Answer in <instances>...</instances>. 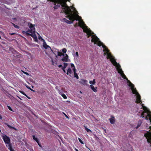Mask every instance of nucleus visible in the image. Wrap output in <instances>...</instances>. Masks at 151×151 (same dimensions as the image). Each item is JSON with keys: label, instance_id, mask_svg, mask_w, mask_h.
<instances>
[{"label": "nucleus", "instance_id": "obj_1", "mask_svg": "<svg viewBox=\"0 0 151 151\" xmlns=\"http://www.w3.org/2000/svg\"><path fill=\"white\" fill-rule=\"evenodd\" d=\"M28 26L29 27L30 29L26 31H23V33L27 35H31L34 38L35 41L37 42L38 40L35 34V31L34 25L31 23H29Z\"/></svg>", "mask_w": 151, "mask_h": 151}, {"label": "nucleus", "instance_id": "obj_2", "mask_svg": "<svg viewBox=\"0 0 151 151\" xmlns=\"http://www.w3.org/2000/svg\"><path fill=\"white\" fill-rule=\"evenodd\" d=\"M2 137L6 144V146L8 147L11 151H14L12 148V146L10 143V139L9 138L5 135L2 136Z\"/></svg>", "mask_w": 151, "mask_h": 151}, {"label": "nucleus", "instance_id": "obj_3", "mask_svg": "<svg viewBox=\"0 0 151 151\" xmlns=\"http://www.w3.org/2000/svg\"><path fill=\"white\" fill-rule=\"evenodd\" d=\"M67 51V50L65 48H63L62 50V51L63 52V53H62L61 52L58 51L57 52V55L60 56H61L62 55L64 56L65 55V54H66V52Z\"/></svg>", "mask_w": 151, "mask_h": 151}, {"label": "nucleus", "instance_id": "obj_4", "mask_svg": "<svg viewBox=\"0 0 151 151\" xmlns=\"http://www.w3.org/2000/svg\"><path fill=\"white\" fill-rule=\"evenodd\" d=\"M70 66L73 71L74 72L75 77L78 79V77L77 74L76 73V69L73 63H71V64Z\"/></svg>", "mask_w": 151, "mask_h": 151}, {"label": "nucleus", "instance_id": "obj_5", "mask_svg": "<svg viewBox=\"0 0 151 151\" xmlns=\"http://www.w3.org/2000/svg\"><path fill=\"white\" fill-rule=\"evenodd\" d=\"M62 60L63 62H69L70 61V60L68 59V56L66 54L62 58Z\"/></svg>", "mask_w": 151, "mask_h": 151}, {"label": "nucleus", "instance_id": "obj_6", "mask_svg": "<svg viewBox=\"0 0 151 151\" xmlns=\"http://www.w3.org/2000/svg\"><path fill=\"white\" fill-rule=\"evenodd\" d=\"M109 120L110 122V123L111 124H114L115 123V118L114 117L111 116V118L109 119Z\"/></svg>", "mask_w": 151, "mask_h": 151}, {"label": "nucleus", "instance_id": "obj_7", "mask_svg": "<svg viewBox=\"0 0 151 151\" xmlns=\"http://www.w3.org/2000/svg\"><path fill=\"white\" fill-rule=\"evenodd\" d=\"M90 87L92 90L94 92H96L97 91V87H95L94 86L92 85H90Z\"/></svg>", "mask_w": 151, "mask_h": 151}, {"label": "nucleus", "instance_id": "obj_8", "mask_svg": "<svg viewBox=\"0 0 151 151\" xmlns=\"http://www.w3.org/2000/svg\"><path fill=\"white\" fill-rule=\"evenodd\" d=\"M72 73V71L71 68H69L67 70V74L70 76L71 74Z\"/></svg>", "mask_w": 151, "mask_h": 151}, {"label": "nucleus", "instance_id": "obj_9", "mask_svg": "<svg viewBox=\"0 0 151 151\" xmlns=\"http://www.w3.org/2000/svg\"><path fill=\"white\" fill-rule=\"evenodd\" d=\"M43 46L46 49H47L49 48L51 50V48L48 45H47L45 42H44V43H43Z\"/></svg>", "mask_w": 151, "mask_h": 151}, {"label": "nucleus", "instance_id": "obj_10", "mask_svg": "<svg viewBox=\"0 0 151 151\" xmlns=\"http://www.w3.org/2000/svg\"><path fill=\"white\" fill-rule=\"evenodd\" d=\"M142 122L141 120H139V121H138V122L137 125V127H136V129L138 128L142 124Z\"/></svg>", "mask_w": 151, "mask_h": 151}, {"label": "nucleus", "instance_id": "obj_11", "mask_svg": "<svg viewBox=\"0 0 151 151\" xmlns=\"http://www.w3.org/2000/svg\"><path fill=\"white\" fill-rule=\"evenodd\" d=\"M52 64L53 65L55 66H56L57 65V63L56 60H54L52 59Z\"/></svg>", "mask_w": 151, "mask_h": 151}, {"label": "nucleus", "instance_id": "obj_12", "mask_svg": "<svg viewBox=\"0 0 151 151\" xmlns=\"http://www.w3.org/2000/svg\"><path fill=\"white\" fill-rule=\"evenodd\" d=\"M95 80L94 79L92 81H89V83L91 85H95Z\"/></svg>", "mask_w": 151, "mask_h": 151}, {"label": "nucleus", "instance_id": "obj_13", "mask_svg": "<svg viewBox=\"0 0 151 151\" xmlns=\"http://www.w3.org/2000/svg\"><path fill=\"white\" fill-rule=\"evenodd\" d=\"M74 57H76L77 58H78L79 57V55L78 52H76L75 54L73 55Z\"/></svg>", "mask_w": 151, "mask_h": 151}, {"label": "nucleus", "instance_id": "obj_14", "mask_svg": "<svg viewBox=\"0 0 151 151\" xmlns=\"http://www.w3.org/2000/svg\"><path fill=\"white\" fill-rule=\"evenodd\" d=\"M84 127L85 128V130L87 132H92L91 131L90 129H89L88 128H87L86 126H84Z\"/></svg>", "mask_w": 151, "mask_h": 151}, {"label": "nucleus", "instance_id": "obj_15", "mask_svg": "<svg viewBox=\"0 0 151 151\" xmlns=\"http://www.w3.org/2000/svg\"><path fill=\"white\" fill-rule=\"evenodd\" d=\"M33 138L35 140L36 142L38 143V140L35 137V136L34 135L33 136Z\"/></svg>", "mask_w": 151, "mask_h": 151}, {"label": "nucleus", "instance_id": "obj_16", "mask_svg": "<svg viewBox=\"0 0 151 151\" xmlns=\"http://www.w3.org/2000/svg\"><path fill=\"white\" fill-rule=\"evenodd\" d=\"M68 65V63H64V66L63 68H65Z\"/></svg>", "mask_w": 151, "mask_h": 151}, {"label": "nucleus", "instance_id": "obj_17", "mask_svg": "<svg viewBox=\"0 0 151 151\" xmlns=\"http://www.w3.org/2000/svg\"><path fill=\"white\" fill-rule=\"evenodd\" d=\"M61 96L64 99H66L67 98V96L64 94H62V95Z\"/></svg>", "mask_w": 151, "mask_h": 151}, {"label": "nucleus", "instance_id": "obj_18", "mask_svg": "<svg viewBox=\"0 0 151 151\" xmlns=\"http://www.w3.org/2000/svg\"><path fill=\"white\" fill-rule=\"evenodd\" d=\"M37 34L39 35V36L38 37V39H39V40H43V39H42V37L40 36V35H39V34L38 33H37Z\"/></svg>", "mask_w": 151, "mask_h": 151}, {"label": "nucleus", "instance_id": "obj_19", "mask_svg": "<svg viewBox=\"0 0 151 151\" xmlns=\"http://www.w3.org/2000/svg\"><path fill=\"white\" fill-rule=\"evenodd\" d=\"M12 24L14 26V27H15L16 28H17V29H19V27L18 26L12 23Z\"/></svg>", "mask_w": 151, "mask_h": 151}, {"label": "nucleus", "instance_id": "obj_20", "mask_svg": "<svg viewBox=\"0 0 151 151\" xmlns=\"http://www.w3.org/2000/svg\"><path fill=\"white\" fill-rule=\"evenodd\" d=\"M78 140L81 143V144H83V142L81 140V139L80 138H78Z\"/></svg>", "mask_w": 151, "mask_h": 151}, {"label": "nucleus", "instance_id": "obj_21", "mask_svg": "<svg viewBox=\"0 0 151 151\" xmlns=\"http://www.w3.org/2000/svg\"><path fill=\"white\" fill-rule=\"evenodd\" d=\"M20 92L22 93V94H23L24 95V96H27V95L25 93L23 92V91H20Z\"/></svg>", "mask_w": 151, "mask_h": 151}, {"label": "nucleus", "instance_id": "obj_22", "mask_svg": "<svg viewBox=\"0 0 151 151\" xmlns=\"http://www.w3.org/2000/svg\"><path fill=\"white\" fill-rule=\"evenodd\" d=\"M27 88L29 89H30L31 91H35L33 90V89H32L31 88H30L29 87H27Z\"/></svg>", "mask_w": 151, "mask_h": 151}, {"label": "nucleus", "instance_id": "obj_23", "mask_svg": "<svg viewBox=\"0 0 151 151\" xmlns=\"http://www.w3.org/2000/svg\"><path fill=\"white\" fill-rule=\"evenodd\" d=\"M27 88L29 89H30L31 91H35L33 90V89H32L31 88H30L29 87H27Z\"/></svg>", "mask_w": 151, "mask_h": 151}, {"label": "nucleus", "instance_id": "obj_24", "mask_svg": "<svg viewBox=\"0 0 151 151\" xmlns=\"http://www.w3.org/2000/svg\"><path fill=\"white\" fill-rule=\"evenodd\" d=\"M7 107L9 110H10L11 111H12V109L9 106H7Z\"/></svg>", "mask_w": 151, "mask_h": 151}, {"label": "nucleus", "instance_id": "obj_25", "mask_svg": "<svg viewBox=\"0 0 151 151\" xmlns=\"http://www.w3.org/2000/svg\"><path fill=\"white\" fill-rule=\"evenodd\" d=\"M59 93L61 95H62V94H63V93L62 92L60 91H59Z\"/></svg>", "mask_w": 151, "mask_h": 151}, {"label": "nucleus", "instance_id": "obj_26", "mask_svg": "<svg viewBox=\"0 0 151 151\" xmlns=\"http://www.w3.org/2000/svg\"><path fill=\"white\" fill-rule=\"evenodd\" d=\"M62 69H63V71L64 72V73H66V71L65 70V68H62Z\"/></svg>", "mask_w": 151, "mask_h": 151}, {"label": "nucleus", "instance_id": "obj_27", "mask_svg": "<svg viewBox=\"0 0 151 151\" xmlns=\"http://www.w3.org/2000/svg\"><path fill=\"white\" fill-rule=\"evenodd\" d=\"M58 67L59 68H61V67H62V65H59Z\"/></svg>", "mask_w": 151, "mask_h": 151}, {"label": "nucleus", "instance_id": "obj_28", "mask_svg": "<svg viewBox=\"0 0 151 151\" xmlns=\"http://www.w3.org/2000/svg\"><path fill=\"white\" fill-rule=\"evenodd\" d=\"M75 150L76 151H79L78 149H77L76 148L75 149Z\"/></svg>", "mask_w": 151, "mask_h": 151}, {"label": "nucleus", "instance_id": "obj_29", "mask_svg": "<svg viewBox=\"0 0 151 151\" xmlns=\"http://www.w3.org/2000/svg\"><path fill=\"white\" fill-rule=\"evenodd\" d=\"M2 119V117L1 116V115H0V119Z\"/></svg>", "mask_w": 151, "mask_h": 151}, {"label": "nucleus", "instance_id": "obj_30", "mask_svg": "<svg viewBox=\"0 0 151 151\" xmlns=\"http://www.w3.org/2000/svg\"><path fill=\"white\" fill-rule=\"evenodd\" d=\"M25 74H26L27 75H28V73H25Z\"/></svg>", "mask_w": 151, "mask_h": 151}, {"label": "nucleus", "instance_id": "obj_31", "mask_svg": "<svg viewBox=\"0 0 151 151\" xmlns=\"http://www.w3.org/2000/svg\"><path fill=\"white\" fill-rule=\"evenodd\" d=\"M27 96V97L29 99H30L29 97L27 96Z\"/></svg>", "mask_w": 151, "mask_h": 151}, {"label": "nucleus", "instance_id": "obj_32", "mask_svg": "<svg viewBox=\"0 0 151 151\" xmlns=\"http://www.w3.org/2000/svg\"><path fill=\"white\" fill-rule=\"evenodd\" d=\"M104 130L105 132L106 133V130L105 129Z\"/></svg>", "mask_w": 151, "mask_h": 151}, {"label": "nucleus", "instance_id": "obj_33", "mask_svg": "<svg viewBox=\"0 0 151 151\" xmlns=\"http://www.w3.org/2000/svg\"><path fill=\"white\" fill-rule=\"evenodd\" d=\"M14 34V33H12V34H11V35H13Z\"/></svg>", "mask_w": 151, "mask_h": 151}, {"label": "nucleus", "instance_id": "obj_34", "mask_svg": "<svg viewBox=\"0 0 151 151\" xmlns=\"http://www.w3.org/2000/svg\"><path fill=\"white\" fill-rule=\"evenodd\" d=\"M8 126V127H11L9 126H9Z\"/></svg>", "mask_w": 151, "mask_h": 151}, {"label": "nucleus", "instance_id": "obj_35", "mask_svg": "<svg viewBox=\"0 0 151 151\" xmlns=\"http://www.w3.org/2000/svg\"><path fill=\"white\" fill-rule=\"evenodd\" d=\"M32 88H33V86H32Z\"/></svg>", "mask_w": 151, "mask_h": 151}, {"label": "nucleus", "instance_id": "obj_36", "mask_svg": "<svg viewBox=\"0 0 151 151\" xmlns=\"http://www.w3.org/2000/svg\"><path fill=\"white\" fill-rule=\"evenodd\" d=\"M0 39H1V37L0 36Z\"/></svg>", "mask_w": 151, "mask_h": 151}]
</instances>
